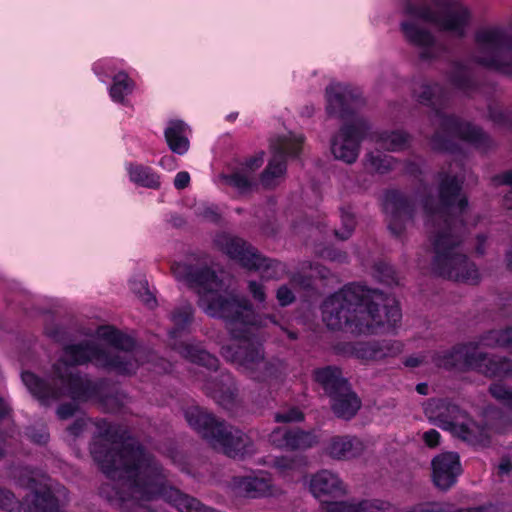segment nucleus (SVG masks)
Masks as SVG:
<instances>
[{
  "label": "nucleus",
  "instance_id": "e2e57ef3",
  "mask_svg": "<svg viewBox=\"0 0 512 512\" xmlns=\"http://www.w3.org/2000/svg\"><path fill=\"white\" fill-rule=\"evenodd\" d=\"M142 289L144 290L143 293L139 292V297L142 302H144L146 305L152 307L155 303V297L143 286Z\"/></svg>",
  "mask_w": 512,
  "mask_h": 512
},
{
  "label": "nucleus",
  "instance_id": "c9c22d12",
  "mask_svg": "<svg viewBox=\"0 0 512 512\" xmlns=\"http://www.w3.org/2000/svg\"><path fill=\"white\" fill-rule=\"evenodd\" d=\"M396 162L391 156L382 154L379 151L369 152L365 156V166L367 169L383 174L392 170Z\"/></svg>",
  "mask_w": 512,
  "mask_h": 512
},
{
  "label": "nucleus",
  "instance_id": "9b49d317",
  "mask_svg": "<svg viewBox=\"0 0 512 512\" xmlns=\"http://www.w3.org/2000/svg\"><path fill=\"white\" fill-rule=\"evenodd\" d=\"M304 141L301 134L289 133L271 143L273 156L261 174V183L267 188L276 186L286 173V156H296Z\"/></svg>",
  "mask_w": 512,
  "mask_h": 512
},
{
  "label": "nucleus",
  "instance_id": "13d9d810",
  "mask_svg": "<svg viewBox=\"0 0 512 512\" xmlns=\"http://www.w3.org/2000/svg\"><path fill=\"white\" fill-rule=\"evenodd\" d=\"M76 406L70 403L62 404L57 409V416L62 419H68L74 415Z\"/></svg>",
  "mask_w": 512,
  "mask_h": 512
},
{
  "label": "nucleus",
  "instance_id": "a211bd4d",
  "mask_svg": "<svg viewBox=\"0 0 512 512\" xmlns=\"http://www.w3.org/2000/svg\"><path fill=\"white\" fill-rule=\"evenodd\" d=\"M431 465L433 482L441 490H448L453 486L462 471L459 455L454 452L437 455Z\"/></svg>",
  "mask_w": 512,
  "mask_h": 512
},
{
  "label": "nucleus",
  "instance_id": "603ef678",
  "mask_svg": "<svg viewBox=\"0 0 512 512\" xmlns=\"http://www.w3.org/2000/svg\"><path fill=\"white\" fill-rule=\"evenodd\" d=\"M276 298L281 306H287L295 300L293 292L286 285L278 288Z\"/></svg>",
  "mask_w": 512,
  "mask_h": 512
},
{
  "label": "nucleus",
  "instance_id": "f704fd0d",
  "mask_svg": "<svg viewBox=\"0 0 512 512\" xmlns=\"http://www.w3.org/2000/svg\"><path fill=\"white\" fill-rule=\"evenodd\" d=\"M193 317V308L190 304L185 303L175 308L170 315V319L175 328L169 332L170 338L177 337L179 331L184 330L191 322Z\"/></svg>",
  "mask_w": 512,
  "mask_h": 512
},
{
  "label": "nucleus",
  "instance_id": "dca6fc26",
  "mask_svg": "<svg viewBox=\"0 0 512 512\" xmlns=\"http://www.w3.org/2000/svg\"><path fill=\"white\" fill-rule=\"evenodd\" d=\"M384 210L388 216V228L392 234L399 236L407 222L415 217V205L398 191H389L385 195Z\"/></svg>",
  "mask_w": 512,
  "mask_h": 512
},
{
  "label": "nucleus",
  "instance_id": "412c9836",
  "mask_svg": "<svg viewBox=\"0 0 512 512\" xmlns=\"http://www.w3.org/2000/svg\"><path fill=\"white\" fill-rule=\"evenodd\" d=\"M263 153H260L246 161L245 165L232 174H220L219 183L231 186L240 193L249 191L255 185L253 173L263 164Z\"/></svg>",
  "mask_w": 512,
  "mask_h": 512
},
{
  "label": "nucleus",
  "instance_id": "f8f14e48",
  "mask_svg": "<svg viewBox=\"0 0 512 512\" xmlns=\"http://www.w3.org/2000/svg\"><path fill=\"white\" fill-rule=\"evenodd\" d=\"M486 424L482 426L467 417L454 428L452 435L473 446H487L490 443L491 434H503L508 431L509 423L500 417L494 419L492 412L486 414Z\"/></svg>",
  "mask_w": 512,
  "mask_h": 512
},
{
  "label": "nucleus",
  "instance_id": "9d476101",
  "mask_svg": "<svg viewBox=\"0 0 512 512\" xmlns=\"http://www.w3.org/2000/svg\"><path fill=\"white\" fill-rule=\"evenodd\" d=\"M214 243L231 259L249 270L260 271L266 279H279L288 273L286 264L263 257L241 238L222 233L216 236Z\"/></svg>",
  "mask_w": 512,
  "mask_h": 512
},
{
  "label": "nucleus",
  "instance_id": "8fccbe9b",
  "mask_svg": "<svg viewBox=\"0 0 512 512\" xmlns=\"http://www.w3.org/2000/svg\"><path fill=\"white\" fill-rule=\"evenodd\" d=\"M248 290L255 301L264 303L266 300V292L264 286L256 281H249Z\"/></svg>",
  "mask_w": 512,
  "mask_h": 512
},
{
  "label": "nucleus",
  "instance_id": "7ed1b4c3",
  "mask_svg": "<svg viewBox=\"0 0 512 512\" xmlns=\"http://www.w3.org/2000/svg\"><path fill=\"white\" fill-rule=\"evenodd\" d=\"M440 176L438 201L430 196L421 198V215L434 249L432 269L441 277L477 284L479 270L460 249L465 227L459 218L465 213L467 199L460 194L461 182L455 176Z\"/></svg>",
  "mask_w": 512,
  "mask_h": 512
},
{
  "label": "nucleus",
  "instance_id": "c85d7f7f",
  "mask_svg": "<svg viewBox=\"0 0 512 512\" xmlns=\"http://www.w3.org/2000/svg\"><path fill=\"white\" fill-rule=\"evenodd\" d=\"M203 388L208 395L224 407H229L234 402L235 389L230 374H222L219 381L207 382Z\"/></svg>",
  "mask_w": 512,
  "mask_h": 512
},
{
  "label": "nucleus",
  "instance_id": "f257e3e1",
  "mask_svg": "<svg viewBox=\"0 0 512 512\" xmlns=\"http://www.w3.org/2000/svg\"><path fill=\"white\" fill-rule=\"evenodd\" d=\"M171 269L178 281L198 294L200 308L210 317L223 319L231 337L241 341L237 346H223L221 355L253 380L273 377L276 366L265 359L262 346L251 341L252 329L262 326L252 304L245 297L227 292L206 258L195 264L174 263Z\"/></svg>",
  "mask_w": 512,
  "mask_h": 512
},
{
  "label": "nucleus",
  "instance_id": "4468645a",
  "mask_svg": "<svg viewBox=\"0 0 512 512\" xmlns=\"http://www.w3.org/2000/svg\"><path fill=\"white\" fill-rule=\"evenodd\" d=\"M326 111L332 117L347 119L363 106L364 100L357 89L340 83H331L326 88Z\"/></svg>",
  "mask_w": 512,
  "mask_h": 512
},
{
  "label": "nucleus",
  "instance_id": "c756f323",
  "mask_svg": "<svg viewBox=\"0 0 512 512\" xmlns=\"http://www.w3.org/2000/svg\"><path fill=\"white\" fill-rule=\"evenodd\" d=\"M372 140L385 150L400 151L408 146L410 136L401 130L382 131L374 133Z\"/></svg>",
  "mask_w": 512,
  "mask_h": 512
},
{
  "label": "nucleus",
  "instance_id": "39448f33",
  "mask_svg": "<svg viewBox=\"0 0 512 512\" xmlns=\"http://www.w3.org/2000/svg\"><path fill=\"white\" fill-rule=\"evenodd\" d=\"M403 13L410 17L401 23L405 39L419 49L422 59L427 60L437 57L441 47L419 21L433 23L440 30L461 38L465 36L471 20L469 9L459 0H434L431 5L421 6L406 0Z\"/></svg>",
  "mask_w": 512,
  "mask_h": 512
},
{
  "label": "nucleus",
  "instance_id": "393cba45",
  "mask_svg": "<svg viewBox=\"0 0 512 512\" xmlns=\"http://www.w3.org/2000/svg\"><path fill=\"white\" fill-rule=\"evenodd\" d=\"M313 378L330 398L341 391H347L350 387L341 370L336 366L315 369Z\"/></svg>",
  "mask_w": 512,
  "mask_h": 512
},
{
  "label": "nucleus",
  "instance_id": "4d7b16f0",
  "mask_svg": "<svg viewBox=\"0 0 512 512\" xmlns=\"http://www.w3.org/2000/svg\"><path fill=\"white\" fill-rule=\"evenodd\" d=\"M90 422L84 418L77 419L68 430L73 436H79L85 429H87Z\"/></svg>",
  "mask_w": 512,
  "mask_h": 512
},
{
  "label": "nucleus",
  "instance_id": "4c0bfd02",
  "mask_svg": "<svg viewBox=\"0 0 512 512\" xmlns=\"http://www.w3.org/2000/svg\"><path fill=\"white\" fill-rule=\"evenodd\" d=\"M360 512H414L406 508L398 509L392 503L382 499L360 500Z\"/></svg>",
  "mask_w": 512,
  "mask_h": 512
},
{
  "label": "nucleus",
  "instance_id": "b1692460",
  "mask_svg": "<svg viewBox=\"0 0 512 512\" xmlns=\"http://www.w3.org/2000/svg\"><path fill=\"white\" fill-rule=\"evenodd\" d=\"M173 349L177 351L181 357L196 363L209 370H217L218 359L205 350L199 342H174L171 344Z\"/></svg>",
  "mask_w": 512,
  "mask_h": 512
},
{
  "label": "nucleus",
  "instance_id": "49530a36",
  "mask_svg": "<svg viewBox=\"0 0 512 512\" xmlns=\"http://www.w3.org/2000/svg\"><path fill=\"white\" fill-rule=\"evenodd\" d=\"M489 116L498 125L512 128V116L500 108H490Z\"/></svg>",
  "mask_w": 512,
  "mask_h": 512
},
{
  "label": "nucleus",
  "instance_id": "72a5a7b5",
  "mask_svg": "<svg viewBox=\"0 0 512 512\" xmlns=\"http://www.w3.org/2000/svg\"><path fill=\"white\" fill-rule=\"evenodd\" d=\"M131 181L147 188H158L159 177L151 168L142 165H130L128 168Z\"/></svg>",
  "mask_w": 512,
  "mask_h": 512
},
{
  "label": "nucleus",
  "instance_id": "a18cd8bd",
  "mask_svg": "<svg viewBox=\"0 0 512 512\" xmlns=\"http://www.w3.org/2000/svg\"><path fill=\"white\" fill-rule=\"evenodd\" d=\"M378 278L381 282L387 285H393L398 283V278L394 269L386 264L377 266Z\"/></svg>",
  "mask_w": 512,
  "mask_h": 512
},
{
  "label": "nucleus",
  "instance_id": "473e14b6",
  "mask_svg": "<svg viewBox=\"0 0 512 512\" xmlns=\"http://www.w3.org/2000/svg\"><path fill=\"white\" fill-rule=\"evenodd\" d=\"M328 274L329 270L322 265L303 262L299 271L291 276V281L303 287H308L310 286V279L316 277L325 279Z\"/></svg>",
  "mask_w": 512,
  "mask_h": 512
},
{
  "label": "nucleus",
  "instance_id": "6e6552de",
  "mask_svg": "<svg viewBox=\"0 0 512 512\" xmlns=\"http://www.w3.org/2000/svg\"><path fill=\"white\" fill-rule=\"evenodd\" d=\"M185 419L214 449L231 458H242L254 453L252 440L242 431L218 420L199 406L189 407Z\"/></svg>",
  "mask_w": 512,
  "mask_h": 512
},
{
  "label": "nucleus",
  "instance_id": "f03ea898",
  "mask_svg": "<svg viewBox=\"0 0 512 512\" xmlns=\"http://www.w3.org/2000/svg\"><path fill=\"white\" fill-rule=\"evenodd\" d=\"M97 335L105 340L110 348H100L92 341L66 346L61 358L53 366L50 382L28 371L22 373L24 385L42 405H51L64 396L87 400L96 394V384L79 375L74 368L75 365L91 362L97 367L123 375H130L136 371L138 361L131 353L135 346L131 337L110 326L100 327Z\"/></svg>",
  "mask_w": 512,
  "mask_h": 512
},
{
  "label": "nucleus",
  "instance_id": "aec40b11",
  "mask_svg": "<svg viewBox=\"0 0 512 512\" xmlns=\"http://www.w3.org/2000/svg\"><path fill=\"white\" fill-rule=\"evenodd\" d=\"M310 491L314 497L324 500L326 497L339 498L347 489L339 476L329 470H321L310 481Z\"/></svg>",
  "mask_w": 512,
  "mask_h": 512
},
{
  "label": "nucleus",
  "instance_id": "58836bf2",
  "mask_svg": "<svg viewBox=\"0 0 512 512\" xmlns=\"http://www.w3.org/2000/svg\"><path fill=\"white\" fill-rule=\"evenodd\" d=\"M489 392L493 398L504 405L512 414V388L500 383H492L489 387Z\"/></svg>",
  "mask_w": 512,
  "mask_h": 512
},
{
  "label": "nucleus",
  "instance_id": "e433bc0d",
  "mask_svg": "<svg viewBox=\"0 0 512 512\" xmlns=\"http://www.w3.org/2000/svg\"><path fill=\"white\" fill-rule=\"evenodd\" d=\"M134 83L124 72L116 74L110 88V96L116 102H122L133 90Z\"/></svg>",
  "mask_w": 512,
  "mask_h": 512
},
{
  "label": "nucleus",
  "instance_id": "a878e982",
  "mask_svg": "<svg viewBox=\"0 0 512 512\" xmlns=\"http://www.w3.org/2000/svg\"><path fill=\"white\" fill-rule=\"evenodd\" d=\"M364 445L354 436H335L327 447L328 454L338 460H347L361 455Z\"/></svg>",
  "mask_w": 512,
  "mask_h": 512
},
{
  "label": "nucleus",
  "instance_id": "0eeeda50",
  "mask_svg": "<svg viewBox=\"0 0 512 512\" xmlns=\"http://www.w3.org/2000/svg\"><path fill=\"white\" fill-rule=\"evenodd\" d=\"M463 370L486 377L512 376V326L482 334L477 342L461 344Z\"/></svg>",
  "mask_w": 512,
  "mask_h": 512
},
{
  "label": "nucleus",
  "instance_id": "69168bd1",
  "mask_svg": "<svg viewBox=\"0 0 512 512\" xmlns=\"http://www.w3.org/2000/svg\"><path fill=\"white\" fill-rule=\"evenodd\" d=\"M503 206L508 210L512 209V190L504 195Z\"/></svg>",
  "mask_w": 512,
  "mask_h": 512
},
{
  "label": "nucleus",
  "instance_id": "4be33fe9",
  "mask_svg": "<svg viewBox=\"0 0 512 512\" xmlns=\"http://www.w3.org/2000/svg\"><path fill=\"white\" fill-rule=\"evenodd\" d=\"M318 436L313 431L275 429L271 441L280 448L297 450L308 449L318 443Z\"/></svg>",
  "mask_w": 512,
  "mask_h": 512
},
{
  "label": "nucleus",
  "instance_id": "2f4dec72",
  "mask_svg": "<svg viewBox=\"0 0 512 512\" xmlns=\"http://www.w3.org/2000/svg\"><path fill=\"white\" fill-rule=\"evenodd\" d=\"M431 361L436 367H443L446 369L458 368L463 370L461 344L450 350L433 352L431 354Z\"/></svg>",
  "mask_w": 512,
  "mask_h": 512
},
{
  "label": "nucleus",
  "instance_id": "a19ab883",
  "mask_svg": "<svg viewBox=\"0 0 512 512\" xmlns=\"http://www.w3.org/2000/svg\"><path fill=\"white\" fill-rule=\"evenodd\" d=\"M450 81L460 89H467L471 84L470 72L465 66L455 64L451 70Z\"/></svg>",
  "mask_w": 512,
  "mask_h": 512
},
{
  "label": "nucleus",
  "instance_id": "c03bdc74",
  "mask_svg": "<svg viewBox=\"0 0 512 512\" xmlns=\"http://www.w3.org/2000/svg\"><path fill=\"white\" fill-rule=\"evenodd\" d=\"M406 510H413L414 512H456L449 504H436L426 503L413 507H406Z\"/></svg>",
  "mask_w": 512,
  "mask_h": 512
},
{
  "label": "nucleus",
  "instance_id": "864d4df0",
  "mask_svg": "<svg viewBox=\"0 0 512 512\" xmlns=\"http://www.w3.org/2000/svg\"><path fill=\"white\" fill-rule=\"evenodd\" d=\"M441 435L435 429H429L422 434V440L429 448H436L440 443Z\"/></svg>",
  "mask_w": 512,
  "mask_h": 512
},
{
  "label": "nucleus",
  "instance_id": "de8ad7c7",
  "mask_svg": "<svg viewBox=\"0 0 512 512\" xmlns=\"http://www.w3.org/2000/svg\"><path fill=\"white\" fill-rule=\"evenodd\" d=\"M304 416L303 413L298 410L297 408H291L285 412H279L275 414V421L276 422H295V421H301L303 420Z\"/></svg>",
  "mask_w": 512,
  "mask_h": 512
},
{
  "label": "nucleus",
  "instance_id": "7c9ffc66",
  "mask_svg": "<svg viewBox=\"0 0 512 512\" xmlns=\"http://www.w3.org/2000/svg\"><path fill=\"white\" fill-rule=\"evenodd\" d=\"M271 466L280 476L293 477L296 474L302 473L303 468L306 466V459L301 455L280 456L272 460Z\"/></svg>",
  "mask_w": 512,
  "mask_h": 512
},
{
  "label": "nucleus",
  "instance_id": "f3484780",
  "mask_svg": "<svg viewBox=\"0 0 512 512\" xmlns=\"http://www.w3.org/2000/svg\"><path fill=\"white\" fill-rule=\"evenodd\" d=\"M424 412L431 423L451 433L465 418V413L457 405L444 399L429 400Z\"/></svg>",
  "mask_w": 512,
  "mask_h": 512
},
{
  "label": "nucleus",
  "instance_id": "6e6d98bb",
  "mask_svg": "<svg viewBox=\"0 0 512 512\" xmlns=\"http://www.w3.org/2000/svg\"><path fill=\"white\" fill-rule=\"evenodd\" d=\"M431 353H428V354H425V355H419V356H411V357H408L406 360H405V365L407 367H411V368H415V367H419V366H422L424 364H429V363H432L431 361Z\"/></svg>",
  "mask_w": 512,
  "mask_h": 512
},
{
  "label": "nucleus",
  "instance_id": "bf43d9fd",
  "mask_svg": "<svg viewBox=\"0 0 512 512\" xmlns=\"http://www.w3.org/2000/svg\"><path fill=\"white\" fill-rule=\"evenodd\" d=\"M456 512H499L495 505L488 504L477 507L456 509Z\"/></svg>",
  "mask_w": 512,
  "mask_h": 512
},
{
  "label": "nucleus",
  "instance_id": "2eb2a0df",
  "mask_svg": "<svg viewBox=\"0 0 512 512\" xmlns=\"http://www.w3.org/2000/svg\"><path fill=\"white\" fill-rule=\"evenodd\" d=\"M229 488L236 496L251 499L273 496L277 492L271 474L263 470L232 477Z\"/></svg>",
  "mask_w": 512,
  "mask_h": 512
},
{
  "label": "nucleus",
  "instance_id": "680f3d73",
  "mask_svg": "<svg viewBox=\"0 0 512 512\" xmlns=\"http://www.w3.org/2000/svg\"><path fill=\"white\" fill-rule=\"evenodd\" d=\"M487 236L484 234H478L476 236L475 252L478 255H484L486 251Z\"/></svg>",
  "mask_w": 512,
  "mask_h": 512
},
{
  "label": "nucleus",
  "instance_id": "cd10ccee",
  "mask_svg": "<svg viewBox=\"0 0 512 512\" xmlns=\"http://www.w3.org/2000/svg\"><path fill=\"white\" fill-rule=\"evenodd\" d=\"M331 408L334 414L346 420L351 419L355 416L357 411L361 407V401L357 395L351 390V387L347 388V391H341L331 398Z\"/></svg>",
  "mask_w": 512,
  "mask_h": 512
},
{
  "label": "nucleus",
  "instance_id": "79ce46f5",
  "mask_svg": "<svg viewBox=\"0 0 512 512\" xmlns=\"http://www.w3.org/2000/svg\"><path fill=\"white\" fill-rule=\"evenodd\" d=\"M341 222L343 225V231L335 230V235L341 240H346L352 234L355 227L354 215L346 210L341 211Z\"/></svg>",
  "mask_w": 512,
  "mask_h": 512
},
{
  "label": "nucleus",
  "instance_id": "5fc2aeb1",
  "mask_svg": "<svg viewBox=\"0 0 512 512\" xmlns=\"http://www.w3.org/2000/svg\"><path fill=\"white\" fill-rule=\"evenodd\" d=\"M494 186H509L512 190V170L503 171L492 178Z\"/></svg>",
  "mask_w": 512,
  "mask_h": 512
},
{
  "label": "nucleus",
  "instance_id": "052dcab7",
  "mask_svg": "<svg viewBox=\"0 0 512 512\" xmlns=\"http://www.w3.org/2000/svg\"><path fill=\"white\" fill-rule=\"evenodd\" d=\"M190 182V176L188 172L182 171L177 173L174 179V186L177 189H184L188 186Z\"/></svg>",
  "mask_w": 512,
  "mask_h": 512
},
{
  "label": "nucleus",
  "instance_id": "1a4fd4ad",
  "mask_svg": "<svg viewBox=\"0 0 512 512\" xmlns=\"http://www.w3.org/2000/svg\"><path fill=\"white\" fill-rule=\"evenodd\" d=\"M471 59L476 64L512 76V31L503 26H485L474 34Z\"/></svg>",
  "mask_w": 512,
  "mask_h": 512
},
{
  "label": "nucleus",
  "instance_id": "ea45409f",
  "mask_svg": "<svg viewBox=\"0 0 512 512\" xmlns=\"http://www.w3.org/2000/svg\"><path fill=\"white\" fill-rule=\"evenodd\" d=\"M24 509L23 501H20L13 492L0 487V509L7 512H19Z\"/></svg>",
  "mask_w": 512,
  "mask_h": 512
},
{
  "label": "nucleus",
  "instance_id": "6ab92c4d",
  "mask_svg": "<svg viewBox=\"0 0 512 512\" xmlns=\"http://www.w3.org/2000/svg\"><path fill=\"white\" fill-rule=\"evenodd\" d=\"M402 345L396 341H370L348 344L347 353L362 361H377L399 354Z\"/></svg>",
  "mask_w": 512,
  "mask_h": 512
},
{
  "label": "nucleus",
  "instance_id": "ddd939ff",
  "mask_svg": "<svg viewBox=\"0 0 512 512\" xmlns=\"http://www.w3.org/2000/svg\"><path fill=\"white\" fill-rule=\"evenodd\" d=\"M368 129V123L360 117H354L351 124L344 125L331 142L334 157L347 164L354 163L359 155L361 140Z\"/></svg>",
  "mask_w": 512,
  "mask_h": 512
},
{
  "label": "nucleus",
  "instance_id": "338daca9",
  "mask_svg": "<svg viewBox=\"0 0 512 512\" xmlns=\"http://www.w3.org/2000/svg\"><path fill=\"white\" fill-rule=\"evenodd\" d=\"M416 390L419 394L426 395L428 390V385L425 383H420L416 386Z\"/></svg>",
  "mask_w": 512,
  "mask_h": 512
},
{
  "label": "nucleus",
  "instance_id": "3c124183",
  "mask_svg": "<svg viewBox=\"0 0 512 512\" xmlns=\"http://www.w3.org/2000/svg\"><path fill=\"white\" fill-rule=\"evenodd\" d=\"M321 256L324 259H327L332 262L344 263L347 261V254L343 251L334 249V248H326L321 252Z\"/></svg>",
  "mask_w": 512,
  "mask_h": 512
},
{
  "label": "nucleus",
  "instance_id": "5701e85b",
  "mask_svg": "<svg viewBox=\"0 0 512 512\" xmlns=\"http://www.w3.org/2000/svg\"><path fill=\"white\" fill-rule=\"evenodd\" d=\"M25 512H65L57 496L49 488H40L23 499Z\"/></svg>",
  "mask_w": 512,
  "mask_h": 512
},
{
  "label": "nucleus",
  "instance_id": "423d86ee",
  "mask_svg": "<svg viewBox=\"0 0 512 512\" xmlns=\"http://www.w3.org/2000/svg\"><path fill=\"white\" fill-rule=\"evenodd\" d=\"M413 95L421 104L431 106L434 109L431 115V123L435 128L431 137L433 149L450 151L456 139L465 140L476 146H482L485 143L487 137L480 128L463 122L437 108L444 101V91L439 84H430L423 81L414 86Z\"/></svg>",
  "mask_w": 512,
  "mask_h": 512
},
{
  "label": "nucleus",
  "instance_id": "774afa93",
  "mask_svg": "<svg viewBox=\"0 0 512 512\" xmlns=\"http://www.w3.org/2000/svg\"><path fill=\"white\" fill-rule=\"evenodd\" d=\"M204 217L207 218V219H210V220H216L217 219V214L214 213L211 210H206L205 213H204Z\"/></svg>",
  "mask_w": 512,
  "mask_h": 512
},
{
  "label": "nucleus",
  "instance_id": "09e8293b",
  "mask_svg": "<svg viewBox=\"0 0 512 512\" xmlns=\"http://www.w3.org/2000/svg\"><path fill=\"white\" fill-rule=\"evenodd\" d=\"M26 434L28 438L36 444H45L49 439V434L44 427L40 429L28 428Z\"/></svg>",
  "mask_w": 512,
  "mask_h": 512
},
{
  "label": "nucleus",
  "instance_id": "37998d69",
  "mask_svg": "<svg viewBox=\"0 0 512 512\" xmlns=\"http://www.w3.org/2000/svg\"><path fill=\"white\" fill-rule=\"evenodd\" d=\"M324 510L325 512H360V501L329 502Z\"/></svg>",
  "mask_w": 512,
  "mask_h": 512
},
{
  "label": "nucleus",
  "instance_id": "20e7f679",
  "mask_svg": "<svg viewBox=\"0 0 512 512\" xmlns=\"http://www.w3.org/2000/svg\"><path fill=\"white\" fill-rule=\"evenodd\" d=\"M322 317L330 329L371 335L394 328L402 314L395 298L378 292L369 298L362 287L347 285L324 301Z\"/></svg>",
  "mask_w": 512,
  "mask_h": 512
},
{
  "label": "nucleus",
  "instance_id": "0e129e2a",
  "mask_svg": "<svg viewBox=\"0 0 512 512\" xmlns=\"http://www.w3.org/2000/svg\"><path fill=\"white\" fill-rule=\"evenodd\" d=\"M510 472H512V461L508 458L502 459L499 464V473L504 475L509 474Z\"/></svg>",
  "mask_w": 512,
  "mask_h": 512
},
{
  "label": "nucleus",
  "instance_id": "bb28decb",
  "mask_svg": "<svg viewBox=\"0 0 512 512\" xmlns=\"http://www.w3.org/2000/svg\"><path fill=\"white\" fill-rule=\"evenodd\" d=\"M190 128L182 120H171L164 131L165 140L173 153L183 155L189 150Z\"/></svg>",
  "mask_w": 512,
  "mask_h": 512
}]
</instances>
